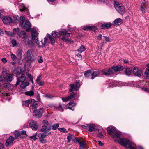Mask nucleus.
<instances>
[{"label":"nucleus","instance_id":"20e7f679","mask_svg":"<svg viewBox=\"0 0 149 149\" xmlns=\"http://www.w3.org/2000/svg\"><path fill=\"white\" fill-rule=\"evenodd\" d=\"M114 7L116 10L120 14H123L125 11L124 7L121 3L115 2Z\"/></svg>","mask_w":149,"mask_h":149},{"label":"nucleus","instance_id":"f3484780","mask_svg":"<svg viewBox=\"0 0 149 149\" xmlns=\"http://www.w3.org/2000/svg\"><path fill=\"white\" fill-rule=\"evenodd\" d=\"M83 29L85 30H91L93 31H95L97 30L96 27L93 26H84Z\"/></svg>","mask_w":149,"mask_h":149},{"label":"nucleus","instance_id":"2f4dec72","mask_svg":"<svg viewBox=\"0 0 149 149\" xmlns=\"http://www.w3.org/2000/svg\"><path fill=\"white\" fill-rule=\"evenodd\" d=\"M121 134L119 132H116L115 134L113 136V137L114 138H119L118 140H115L114 141H117L118 142V141L120 139H121V138H120V136Z\"/></svg>","mask_w":149,"mask_h":149},{"label":"nucleus","instance_id":"09e8293b","mask_svg":"<svg viewBox=\"0 0 149 149\" xmlns=\"http://www.w3.org/2000/svg\"><path fill=\"white\" fill-rule=\"evenodd\" d=\"M58 130L63 133H66L68 132V131L66 130V129L64 128H58Z\"/></svg>","mask_w":149,"mask_h":149},{"label":"nucleus","instance_id":"cd10ccee","mask_svg":"<svg viewBox=\"0 0 149 149\" xmlns=\"http://www.w3.org/2000/svg\"><path fill=\"white\" fill-rule=\"evenodd\" d=\"M19 37L23 38L24 40H25L27 37L26 36V33L23 31H21L19 34Z\"/></svg>","mask_w":149,"mask_h":149},{"label":"nucleus","instance_id":"774afa93","mask_svg":"<svg viewBox=\"0 0 149 149\" xmlns=\"http://www.w3.org/2000/svg\"><path fill=\"white\" fill-rule=\"evenodd\" d=\"M2 61L3 63H5L7 62V60L6 58H3L2 59Z\"/></svg>","mask_w":149,"mask_h":149},{"label":"nucleus","instance_id":"f257e3e1","mask_svg":"<svg viewBox=\"0 0 149 149\" xmlns=\"http://www.w3.org/2000/svg\"><path fill=\"white\" fill-rule=\"evenodd\" d=\"M124 67L121 65L113 66L108 69L101 70V73L103 75L108 76L115 74L116 72L120 71L123 70Z\"/></svg>","mask_w":149,"mask_h":149},{"label":"nucleus","instance_id":"0eeeda50","mask_svg":"<svg viewBox=\"0 0 149 149\" xmlns=\"http://www.w3.org/2000/svg\"><path fill=\"white\" fill-rule=\"evenodd\" d=\"M47 40L48 39L47 38L45 37L44 38V41L41 40V43H40L39 42L38 38L36 40V41L38 46L40 47H45L46 45V43L47 42Z\"/></svg>","mask_w":149,"mask_h":149},{"label":"nucleus","instance_id":"a878e982","mask_svg":"<svg viewBox=\"0 0 149 149\" xmlns=\"http://www.w3.org/2000/svg\"><path fill=\"white\" fill-rule=\"evenodd\" d=\"M107 133L110 134H112L114 132L115 130L114 128L111 127H109L107 129Z\"/></svg>","mask_w":149,"mask_h":149},{"label":"nucleus","instance_id":"f03ea898","mask_svg":"<svg viewBox=\"0 0 149 149\" xmlns=\"http://www.w3.org/2000/svg\"><path fill=\"white\" fill-rule=\"evenodd\" d=\"M118 141L120 144L127 148H130V149H137L136 145L127 139H120Z\"/></svg>","mask_w":149,"mask_h":149},{"label":"nucleus","instance_id":"6ab92c4d","mask_svg":"<svg viewBox=\"0 0 149 149\" xmlns=\"http://www.w3.org/2000/svg\"><path fill=\"white\" fill-rule=\"evenodd\" d=\"M112 24L110 23H105L101 25L102 29H105L109 28L111 26Z\"/></svg>","mask_w":149,"mask_h":149},{"label":"nucleus","instance_id":"f704fd0d","mask_svg":"<svg viewBox=\"0 0 149 149\" xmlns=\"http://www.w3.org/2000/svg\"><path fill=\"white\" fill-rule=\"evenodd\" d=\"M19 19L20 20L19 25L21 26L23 24V23L25 20V19L24 16H22Z\"/></svg>","mask_w":149,"mask_h":149},{"label":"nucleus","instance_id":"37998d69","mask_svg":"<svg viewBox=\"0 0 149 149\" xmlns=\"http://www.w3.org/2000/svg\"><path fill=\"white\" fill-rule=\"evenodd\" d=\"M85 50V47L81 45L80 47L77 50V51L80 53H81L83 51H84Z\"/></svg>","mask_w":149,"mask_h":149},{"label":"nucleus","instance_id":"49530a36","mask_svg":"<svg viewBox=\"0 0 149 149\" xmlns=\"http://www.w3.org/2000/svg\"><path fill=\"white\" fill-rule=\"evenodd\" d=\"M52 36L53 38H56L58 37L57 35V32L56 31H53L52 33Z\"/></svg>","mask_w":149,"mask_h":149},{"label":"nucleus","instance_id":"473e14b6","mask_svg":"<svg viewBox=\"0 0 149 149\" xmlns=\"http://www.w3.org/2000/svg\"><path fill=\"white\" fill-rule=\"evenodd\" d=\"M22 84L20 85L21 88L22 89H24L26 87L28 86L29 85V83L27 82H22Z\"/></svg>","mask_w":149,"mask_h":149},{"label":"nucleus","instance_id":"5fc2aeb1","mask_svg":"<svg viewBox=\"0 0 149 149\" xmlns=\"http://www.w3.org/2000/svg\"><path fill=\"white\" fill-rule=\"evenodd\" d=\"M11 58L13 60H15L17 58L16 56L14 54L12 53L11 54Z\"/></svg>","mask_w":149,"mask_h":149},{"label":"nucleus","instance_id":"a211bd4d","mask_svg":"<svg viewBox=\"0 0 149 149\" xmlns=\"http://www.w3.org/2000/svg\"><path fill=\"white\" fill-rule=\"evenodd\" d=\"M76 104L74 103L70 102L66 106V108L73 110L75 109L74 106Z\"/></svg>","mask_w":149,"mask_h":149},{"label":"nucleus","instance_id":"423d86ee","mask_svg":"<svg viewBox=\"0 0 149 149\" xmlns=\"http://www.w3.org/2000/svg\"><path fill=\"white\" fill-rule=\"evenodd\" d=\"M81 127L83 128L88 130L90 132L95 131L96 130L95 125L93 124H86L84 125H82Z\"/></svg>","mask_w":149,"mask_h":149},{"label":"nucleus","instance_id":"b1692460","mask_svg":"<svg viewBox=\"0 0 149 149\" xmlns=\"http://www.w3.org/2000/svg\"><path fill=\"white\" fill-rule=\"evenodd\" d=\"M51 133L50 132H49L47 133H40L38 134V136L39 138H45L46 137Z\"/></svg>","mask_w":149,"mask_h":149},{"label":"nucleus","instance_id":"0e129e2a","mask_svg":"<svg viewBox=\"0 0 149 149\" xmlns=\"http://www.w3.org/2000/svg\"><path fill=\"white\" fill-rule=\"evenodd\" d=\"M42 123L44 125H47L48 124V122L46 120H43Z\"/></svg>","mask_w":149,"mask_h":149},{"label":"nucleus","instance_id":"5701e85b","mask_svg":"<svg viewBox=\"0 0 149 149\" xmlns=\"http://www.w3.org/2000/svg\"><path fill=\"white\" fill-rule=\"evenodd\" d=\"M78 142L80 144V146L81 148L85 149L87 148V144L86 141H78Z\"/></svg>","mask_w":149,"mask_h":149},{"label":"nucleus","instance_id":"4468645a","mask_svg":"<svg viewBox=\"0 0 149 149\" xmlns=\"http://www.w3.org/2000/svg\"><path fill=\"white\" fill-rule=\"evenodd\" d=\"M3 22L6 24H8L12 22V20L11 17L8 16H4L2 17Z\"/></svg>","mask_w":149,"mask_h":149},{"label":"nucleus","instance_id":"69168bd1","mask_svg":"<svg viewBox=\"0 0 149 149\" xmlns=\"http://www.w3.org/2000/svg\"><path fill=\"white\" fill-rule=\"evenodd\" d=\"M102 35L99 34L97 36V40H102Z\"/></svg>","mask_w":149,"mask_h":149},{"label":"nucleus","instance_id":"aec40b11","mask_svg":"<svg viewBox=\"0 0 149 149\" xmlns=\"http://www.w3.org/2000/svg\"><path fill=\"white\" fill-rule=\"evenodd\" d=\"M51 130V127H47L45 125L42 126L41 129L40 130V131L42 132H44L45 133H47L48 131H49Z\"/></svg>","mask_w":149,"mask_h":149},{"label":"nucleus","instance_id":"ddd939ff","mask_svg":"<svg viewBox=\"0 0 149 149\" xmlns=\"http://www.w3.org/2000/svg\"><path fill=\"white\" fill-rule=\"evenodd\" d=\"M26 79V77L24 74H22L20 76L19 78L17 79V82L16 83V86H17L20 84V82H24Z\"/></svg>","mask_w":149,"mask_h":149},{"label":"nucleus","instance_id":"13d9d810","mask_svg":"<svg viewBox=\"0 0 149 149\" xmlns=\"http://www.w3.org/2000/svg\"><path fill=\"white\" fill-rule=\"evenodd\" d=\"M5 33L8 36H11L13 35V33L12 32L7 31H5Z\"/></svg>","mask_w":149,"mask_h":149},{"label":"nucleus","instance_id":"8fccbe9b","mask_svg":"<svg viewBox=\"0 0 149 149\" xmlns=\"http://www.w3.org/2000/svg\"><path fill=\"white\" fill-rule=\"evenodd\" d=\"M31 104L32 106H34L37 104V102L34 100L32 99L31 100Z\"/></svg>","mask_w":149,"mask_h":149},{"label":"nucleus","instance_id":"412c9836","mask_svg":"<svg viewBox=\"0 0 149 149\" xmlns=\"http://www.w3.org/2000/svg\"><path fill=\"white\" fill-rule=\"evenodd\" d=\"M101 70L92 72V76L90 78L91 79H93L97 77L100 73H101Z\"/></svg>","mask_w":149,"mask_h":149},{"label":"nucleus","instance_id":"9b49d317","mask_svg":"<svg viewBox=\"0 0 149 149\" xmlns=\"http://www.w3.org/2000/svg\"><path fill=\"white\" fill-rule=\"evenodd\" d=\"M29 126L33 130H35L38 128V125L37 122L32 120L30 122Z\"/></svg>","mask_w":149,"mask_h":149},{"label":"nucleus","instance_id":"1a4fd4ad","mask_svg":"<svg viewBox=\"0 0 149 149\" xmlns=\"http://www.w3.org/2000/svg\"><path fill=\"white\" fill-rule=\"evenodd\" d=\"M76 94L72 93L70 95L68 96L65 98H62V100L63 102H67L69 100H72L74 99Z\"/></svg>","mask_w":149,"mask_h":149},{"label":"nucleus","instance_id":"f8f14e48","mask_svg":"<svg viewBox=\"0 0 149 149\" xmlns=\"http://www.w3.org/2000/svg\"><path fill=\"white\" fill-rule=\"evenodd\" d=\"M132 72L135 75L138 77L141 76V72L137 67H134L132 70Z\"/></svg>","mask_w":149,"mask_h":149},{"label":"nucleus","instance_id":"393cba45","mask_svg":"<svg viewBox=\"0 0 149 149\" xmlns=\"http://www.w3.org/2000/svg\"><path fill=\"white\" fill-rule=\"evenodd\" d=\"M84 75L86 78L90 77L92 76V71L90 70L86 71L84 73Z\"/></svg>","mask_w":149,"mask_h":149},{"label":"nucleus","instance_id":"bb28decb","mask_svg":"<svg viewBox=\"0 0 149 149\" xmlns=\"http://www.w3.org/2000/svg\"><path fill=\"white\" fill-rule=\"evenodd\" d=\"M123 21L122 19L120 18H118L116 19L113 22V23L116 25L121 24L122 23Z\"/></svg>","mask_w":149,"mask_h":149},{"label":"nucleus","instance_id":"864d4df0","mask_svg":"<svg viewBox=\"0 0 149 149\" xmlns=\"http://www.w3.org/2000/svg\"><path fill=\"white\" fill-rule=\"evenodd\" d=\"M19 19V17L18 16H15L13 17V20L15 22L18 21Z\"/></svg>","mask_w":149,"mask_h":149},{"label":"nucleus","instance_id":"72a5a7b5","mask_svg":"<svg viewBox=\"0 0 149 149\" xmlns=\"http://www.w3.org/2000/svg\"><path fill=\"white\" fill-rule=\"evenodd\" d=\"M48 37L49 39L50 42L51 43L53 44L55 42V40L53 38L50 34L48 35Z\"/></svg>","mask_w":149,"mask_h":149},{"label":"nucleus","instance_id":"6e6552de","mask_svg":"<svg viewBox=\"0 0 149 149\" xmlns=\"http://www.w3.org/2000/svg\"><path fill=\"white\" fill-rule=\"evenodd\" d=\"M20 26L22 28L25 29L27 31H29V30L31 28V24L28 20H26V21L24 25L23 24L22 25H21Z\"/></svg>","mask_w":149,"mask_h":149},{"label":"nucleus","instance_id":"e2e57ef3","mask_svg":"<svg viewBox=\"0 0 149 149\" xmlns=\"http://www.w3.org/2000/svg\"><path fill=\"white\" fill-rule=\"evenodd\" d=\"M98 136L99 137L101 138H102L103 137V136L102 133L100 132L98 134Z\"/></svg>","mask_w":149,"mask_h":149},{"label":"nucleus","instance_id":"6e6d98bb","mask_svg":"<svg viewBox=\"0 0 149 149\" xmlns=\"http://www.w3.org/2000/svg\"><path fill=\"white\" fill-rule=\"evenodd\" d=\"M11 43L13 46H15L17 45V43L15 40H13L11 41Z\"/></svg>","mask_w":149,"mask_h":149},{"label":"nucleus","instance_id":"c756f323","mask_svg":"<svg viewBox=\"0 0 149 149\" xmlns=\"http://www.w3.org/2000/svg\"><path fill=\"white\" fill-rule=\"evenodd\" d=\"M141 10L143 13H144L145 12V9L146 8V4L145 3L142 2L141 4Z\"/></svg>","mask_w":149,"mask_h":149},{"label":"nucleus","instance_id":"e433bc0d","mask_svg":"<svg viewBox=\"0 0 149 149\" xmlns=\"http://www.w3.org/2000/svg\"><path fill=\"white\" fill-rule=\"evenodd\" d=\"M22 102L23 106L27 107L30 104V100H26L23 101Z\"/></svg>","mask_w":149,"mask_h":149},{"label":"nucleus","instance_id":"c03bdc74","mask_svg":"<svg viewBox=\"0 0 149 149\" xmlns=\"http://www.w3.org/2000/svg\"><path fill=\"white\" fill-rule=\"evenodd\" d=\"M19 31V29L18 28H14L13 30V35L18 33Z\"/></svg>","mask_w":149,"mask_h":149},{"label":"nucleus","instance_id":"603ef678","mask_svg":"<svg viewBox=\"0 0 149 149\" xmlns=\"http://www.w3.org/2000/svg\"><path fill=\"white\" fill-rule=\"evenodd\" d=\"M103 37L104 38V39L106 42H108L110 41L109 38L107 36H103Z\"/></svg>","mask_w":149,"mask_h":149},{"label":"nucleus","instance_id":"39448f33","mask_svg":"<svg viewBox=\"0 0 149 149\" xmlns=\"http://www.w3.org/2000/svg\"><path fill=\"white\" fill-rule=\"evenodd\" d=\"M44 111V110L42 108L37 110H34L33 112L34 116L38 118H40L42 116Z\"/></svg>","mask_w":149,"mask_h":149},{"label":"nucleus","instance_id":"bf43d9fd","mask_svg":"<svg viewBox=\"0 0 149 149\" xmlns=\"http://www.w3.org/2000/svg\"><path fill=\"white\" fill-rule=\"evenodd\" d=\"M38 62L39 63H41L43 62L42 58L41 57H38Z\"/></svg>","mask_w":149,"mask_h":149},{"label":"nucleus","instance_id":"c85d7f7f","mask_svg":"<svg viewBox=\"0 0 149 149\" xmlns=\"http://www.w3.org/2000/svg\"><path fill=\"white\" fill-rule=\"evenodd\" d=\"M6 78L7 81L10 82L13 79V75L12 74H8Z\"/></svg>","mask_w":149,"mask_h":149},{"label":"nucleus","instance_id":"a18cd8bd","mask_svg":"<svg viewBox=\"0 0 149 149\" xmlns=\"http://www.w3.org/2000/svg\"><path fill=\"white\" fill-rule=\"evenodd\" d=\"M145 74L146 78L149 79V69H147L146 70Z\"/></svg>","mask_w":149,"mask_h":149},{"label":"nucleus","instance_id":"7ed1b4c3","mask_svg":"<svg viewBox=\"0 0 149 149\" xmlns=\"http://www.w3.org/2000/svg\"><path fill=\"white\" fill-rule=\"evenodd\" d=\"M61 35L63 36L61 39L66 43H73L72 41L70 38H67L66 37H68L70 36V33L67 32L66 30H62L60 31Z\"/></svg>","mask_w":149,"mask_h":149},{"label":"nucleus","instance_id":"4be33fe9","mask_svg":"<svg viewBox=\"0 0 149 149\" xmlns=\"http://www.w3.org/2000/svg\"><path fill=\"white\" fill-rule=\"evenodd\" d=\"M23 41L26 46L30 47L32 45L33 43L30 40H29V38H28L27 37L25 40H23Z\"/></svg>","mask_w":149,"mask_h":149},{"label":"nucleus","instance_id":"052dcab7","mask_svg":"<svg viewBox=\"0 0 149 149\" xmlns=\"http://www.w3.org/2000/svg\"><path fill=\"white\" fill-rule=\"evenodd\" d=\"M26 75L28 77L30 80L32 79L33 78V77L31 75L28 73H26Z\"/></svg>","mask_w":149,"mask_h":149},{"label":"nucleus","instance_id":"2eb2a0df","mask_svg":"<svg viewBox=\"0 0 149 149\" xmlns=\"http://www.w3.org/2000/svg\"><path fill=\"white\" fill-rule=\"evenodd\" d=\"M14 138L12 136H10L7 139L5 145L7 147L11 145L14 141Z\"/></svg>","mask_w":149,"mask_h":149},{"label":"nucleus","instance_id":"4d7b16f0","mask_svg":"<svg viewBox=\"0 0 149 149\" xmlns=\"http://www.w3.org/2000/svg\"><path fill=\"white\" fill-rule=\"evenodd\" d=\"M40 142L42 143H44L47 142L46 140L44 138H39Z\"/></svg>","mask_w":149,"mask_h":149},{"label":"nucleus","instance_id":"dca6fc26","mask_svg":"<svg viewBox=\"0 0 149 149\" xmlns=\"http://www.w3.org/2000/svg\"><path fill=\"white\" fill-rule=\"evenodd\" d=\"M31 33L33 39H36L38 38V33L35 29H32Z\"/></svg>","mask_w":149,"mask_h":149},{"label":"nucleus","instance_id":"79ce46f5","mask_svg":"<svg viewBox=\"0 0 149 149\" xmlns=\"http://www.w3.org/2000/svg\"><path fill=\"white\" fill-rule=\"evenodd\" d=\"M59 124L58 123L54 124L52 126L51 129H52L53 130H55L57 129L59 127Z\"/></svg>","mask_w":149,"mask_h":149},{"label":"nucleus","instance_id":"ea45409f","mask_svg":"<svg viewBox=\"0 0 149 149\" xmlns=\"http://www.w3.org/2000/svg\"><path fill=\"white\" fill-rule=\"evenodd\" d=\"M125 73L127 76H130L131 75V72L130 69L129 68H126L125 70Z\"/></svg>","mask_w":149,"mask_h":149},{"label":"nucleus","instance_id":"c9c22d12","mask_svg":"<svg viewBox=\"0 0 149 149\" xmlns=\"http://www.w3.org/2000/svg\"><path fill=\"white\" fill-rule=\"evenodd\" d=\"M25 135V136H26V131L25 130H22L20 132H19V134H16V136H17V137H19L21 135Z\"/></svg>","mask_w":149,"mask_h":149},{"label":"nucleus","instance_id":"a19ab883","mask_svg":"<svg viewBox=\"0 0 149 149\" xmlns=\"http://www.w3.org/2000/svg\"><path fill=\"white\" fill-rule=\"evenodd\" d=\"M32 49H31L28 50L26 53L27 57H30V56H31V55L32 54Z\"/></svg>","mask_w":149,"mask_h":149},{"label":"nucleus","instance_id":"de8ad7c7","mask_svg":"<svg viewBox=\"0 0 149 149\" xmlns=\"http://www.w3.org/2000/svg\"><path fill=\"white\" fill-rule=\"evenodd\" d=\"M28 59L27 61L29 63H31L34 61V59L30 56V57H27Z\"/></svg>","mask_w":149,"mask_h":149},{"label":"nucleus","instance_id":"7c9ffc66","mask_svg":"<svg viewBox=\"0 0 149 149\" xmlns=\"http://www.w3.org/2000/svg\"><path fill=\"white\" fill-rule=\"evenodd\" d=\"M41 76L38 77L36 79V82L40 86H42L44 84V82L40 81Z\"/></svg>","mask_w":149,"mask_h":149},{"label":"nucleus","instance_id":"680f3d73","mask_svg":"<svg viewBox=\"0 0 149 149\" xmlns=\"http://www.w3.org/2000/svg\"><path fill=\"white\" fill-rule=\"evenodd\" d=\"M45 97L49 99L52 98V96L50 95L47 94L45 95Z\"/></svg>","mask_w":149,"mask_h":149},{"label":"nucleus","instance_id":"338daca9","mask_svg":"<svg viewBox=\"0 0 149 149\" xmlns=\"http://www.w3.org/2000/svg\"><path fill=\"white\" fill-rule=\"evenodd\" d=\"M143 90L144 91L147 92L149 93V89L147 88H142Z\"/></svg>","mask_w":149,"mask_h":149},{"label":"nucleus","instance_id":"9d476101","mask_svg":"<svg viewBox=\"0 0 149 149\" xmlns=\"http://www.w3.org/2000/svg\"><path fill=\"white\" fill-rule=\"evenodd\" d=\"M70 87L69 91L72 92L74 90H78L80 87V84L79 82H77L75 84H70Z\"/></svg>","mask_w":149,"mask_h":149},{"label":"nucleus","instance_id":"58836bf2","mask_svg":"<svg viewBox=\"0 0 149 149\" xmlns=\"http://www.w3.org/2000/svg\"><path fill=\"white\" fill-rule=\"evenodd\" d=\"M73 137L74 136L73 135L70 133L68 134V135L67 137V139L68 140V142L69 143Z\"/></svg>","mask_w":149,"mask_h":149},{"label":"nucleus","instance_id":"3c124183","mask_svg":"<svg viewBox=\"0 0 149 149\" xmlns=\"http://www.w3.org/2000/svg\"><path fill=\"white\" fill-rule=\"evenodd\" d=\"M37 134V133H36L34 135L30 136V138L34 140H36L37 139L36 136Z\"/></svg>","mask_w":149,"mask_h":149},{"label":"nucleus","instance_id":"4c0bfd02","mask_svg":"<svg viewBox=\"0 0 149 149\" xmlns=\"http://www.w3.org/2000/svg\"><path fill=\"white\" fill-rule=\"evenodd\" d=\"M25 94L27 96H33L34 94V92L32 91H27L25 93Z\"/></svg>","mask_w":149,"mask_h":149}]
</instances>
